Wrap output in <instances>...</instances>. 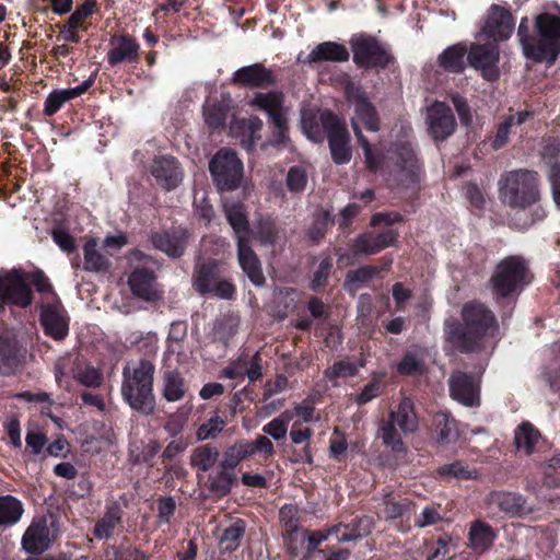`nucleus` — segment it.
Returning a JSON list of instances; mask_svg holds the SVG:
<instances>
[{"instance_id":"obj_43","label":"nucleus","mask_w":560,"mask_h":560,"mask_svg":"<svg viewBox=\"0 0 560 560\" xmlns=\"http://www.w3.org/2000/svg\"><path fill=\"white\" fill-rule=\"evenodd\" d=\"M245 533V523L242 520L233 522L228 528L224 529L220 537V546L225 551L235 550L241 542Z\"/></svg>"},{"instance_id":"obj_6","label":"nucleus","mask_w":560,"mask_h":560,"mask_svg":"<svg viewBox=\"0 0 560 560\" xmlns=\"http://www.w3.org/2000/svg\"><path fill=\"white\" fill-rule=\"evenodd\" d=\"M528 281L527 264L520 256H510L501 260L491 278L494 292L503 298L522 290Z\"/></svg>"},{"instance_id":"obj_10","label":"nucleus","mask_w":560,"mask_h":560,"mask_svg":"<svg viewBox=\"0 0 560 560\" xmlns=\"http://www.w3.org/2000/svg\"><path fill=\"white\" fill-rule=\"evenodd\" d=\"M320 120L327 132L334 162L337 164L348 163L351 160V150L349 147L350 136L347 128L330 112L323 113Z\"/></svg>"},{"instance_id":"obj_7","label":"nucleus","mask_w":560,"mask_h":560,"mask_svg":"<svg viewBox=\"0 0 560 560\" xmlns=\"http://www.w3.org/2000/svg\"><path fill=\"white\" fill-rule=\"evenodd\" d=\"M249 104L268 115L276 129L275 144H285L289 141V136L283 93L278 91L258 92L249 101Z\"/></svg>"},{"instance_id":"obj_47","label":"nucleus","mask_w":560,"mask_h":560,"mask_svg":"<svg viewBox=\"0 0 560 560\" xmlns=\"http://www.w3.org/2000/svg\"><path fill=\"white\" fill-rule=\"evenodd\" d=\"M226 422L223 418L215 415L212 416L208 421L202 423L196 433L198 441H206L209 439H215L225 428Z\"/></svg>"},{"instance_id":"obj_1","label":"nucleus","mask_w":560,"mask_h":560,"mask_svg":"<svg viewBox=\"0 0 560 560\" xmlns=\"http://www.w3.org/2000/svg\"><path fill=\"white\" fill-rule=\"evenodd\" d=\"M464 326L455 322H445V334L450 342L462 351L468 352L477 349L487 337H494L498 331V322L481 303H468L462 310Z\"/></svg>"},{"instance_id":"obj_62","label":"nucleus","mask_w":560,"mask_h":560,"mask_svg":"<svg viewBox=\"0 0 560 560\" xmlns=\"http://www.w3.org/2000/svg\"><path fill=\"white\" fill-rule=\"evenodd\" d=\"M514 121H515V117H509L499 127L497 136H495V138L493 140V143H492L494 149H500V148H502L506 143L508 138H509V133H510V128L512 126H514Z\"/></svg>"},{"instance_id":"obj_49","label":"nucleus","mask_w":560,"mask_h":560,"mask_svg":"<svg viewBox=\"0 0 560 560\" xmlns=\"http://www.w3.org/2000/svg\"><path fill=\"white\" fill-rule=\"evenodd\" d=\"M234 481L235 476L232 470L222 468L217 475L210 477V488L212 491L225 495L230 492Z\"/></svg>"},{"instance_id":"obj_48","label":"nucleus","mask_w":560,"mask_h":560,"mask_svg":"<svg viewBox=\"0 0 560 560\" xmlns=\"http://www.w3.org/2000/svg\"><path fill=\"white\" fill-rule=\"evenodd\" d=\"M287 187L291 192H301L306 188L308 174L304 166H292L287 174Z\"/></svg>"},{"instance_id":"obj_36","label":"nucleus","mask_w":560,"mask_h":560,"mask_svg":"<svg viewBox=\"0 0 560 560\" xmlns=\"http://www.w3.org/2000/svg\"><path fill=\"white\" fill-rule=\"evenodd\" d=\"M401 431L398 425L389 418L383 419L378 428V436L383 444L389 447L393 452L400 453L405 451Z\"/></svg>"},{"instance_id":"obj_38","label":"nucleus","mask_w":560,"mask_h":560,"mask_svg":"<svg viewBox=\"0 0 560 560\" xmlns=\"http://www.w3.org/2000/svg\"><path fill=\"white\" fill-rule=\"evenodd\" d=\"M219 458V451L209 445L196 447L190 455V465L206 472L211 469Z\"/></svg>"},{"instance_id":"obj_21","label":"nucleus","mask_w":560,"mask_h":560,"mask_svg":"<svg viewBox=\"0 0 560 560\" xmlns=\"http://www.w3.org/2000/svg\"><path fill=\"white\" fill-rule=\"evenodd\" d=\"M51 544L50 530L43 518L34 521L22 537V546L30 553H40Z\"/></svg>"},{"instance_id":"obj_9","label":"nucleus","mask_w":560,"mask_h":560,"mask_svg":"<svg viewBox=\"0 0 560 560\" xmlns=\"http://www.w3.org/2000/svg\"><path fill=\"white\" fill-rule=\"evenodd\" d=\"M219 262L209 260L197 266L194 275V285L201 294H212L221 299H231L235 292L232 283L221 280Z\"/></svg>"},{"instance_id":"obj_52","label":"nucleus","mask_w":560,"mask_h":560,"mask_svg":"<svg viewBox=\"0 0 560 560\" xmlns=\"http://www.w3.org/2000/svg\"><path fill=\"white\" fill-rule=\"evenodd\" d=\"M357 373L358 366L354 363L349 361H339L325 371V376L330 381H335L337 378L354 376Z\"/></svg>"},{"instance_id":"obj_16","label":"nucleus","mask_w":560,"mask_h":560,"mask_svg":"<svg viewBox=\"0 0 560 560\" xmlns=\"http://www.w3.org/2000/svg\"><path fill=\"white\" fill-rule=\"evenodd\" d=\"M453 399L464 406L474 407L480 402L479 378L462 371L454 372L448 381Z\"/></svg>"},{"instance_id":"obj_41","label":"nucleus","mask_w":560,"mask_h":560,"mask_svg":"<svg viewBox=\"0 0 560 560\" xmlns=\"http://www.w3.org/2000/svg\"><path fill=\"white\" fill-rule=\"evenodd\" d=\"M121 515L117 506L109 508L105 515L96 522L93 534L97 539L108 538L120 523Z\"/></svg>"},{"instance_id":"obj_59","label":"nucleus","mask_w":560,"mask_h":560,"mask_svg":"<svg viewBox=\"0 0 560 560\" xmlns=\"http://www.w3.org/2000/svg\"><path fill=\"white\" fill-rule=\"evenodd\" d=\"M439 472L442 476H453L458 479H469L472 477L471 471L460 463L444 465L439 469Z\"/></svg>"},{"instance_id":"obj_23","label":"nucleus","mask_w":560,"mask_h":560,"mask_svg":"<svg viewBox=\"0 0 560 560\" xmlns=\"http://www.w3.org/2000/svg\"><path fill=\"white\" fill-rule=\"evenodd\" d=\"M350 54L347 47L337 42H324L316 45L311 52L306 56L305 59L299 60L304 63H315V62H345L348 61Z\"/></svg>"},{"instance_id":"obj_53","label":"nucleus","mask_w":560,"mask_h":560,"mask_svg":"<svg viewBox=\"0 0 560 560\" xmlns=\"http://www.w3.org/2000/svg\"><path fill=\"white\" fill-rule=\"evenodd\" d=\"M384 516L394 520L404 516L410 511V502L408 500L395 501L392 498L385 500Z\"/></svg>"},{"instance_id":"obj_35","label":"nucleus","mask_w":560,"mask_h":560,"mask_svg":"<svg viewBox=\"0 0 560 560\" xmlns=\"http://www.w3.org/2000/svg\"><path fill=\"white\" fill-rule=\"evenodd\" d=\"M372 528V520L363 517L358 521L357 525L350 527L349 525H337L330 528L331 535L335 534L339 541H351L362 538L370 534Z\"/></svg>"},{"instance_id":"obj_3","label":"nucleus","mask_w":560,"mask_h":560,"mask_svg":"<svg viewBox=\"0 0 560 560\" xmlns=\"http://www.w3.org/2000/svg\"><path fill=\"white\" fill-rule=\"evenodd\" d=\"M154 372V365L148 360L127 363L122 370V399L131 409L145 416L152 415L156 406L153 393Z\"/></svg>"},{"instance_id":"obj_60","label":"nucleus","mask_w":560,"mask_h":560,"mask_svg":"<svg viewBox=\"0 0 560 560\" xmlns=\"http://www.w3.org/2000/svg\"><path fill=\"white\" fill-rule=\"evenodd\" d=\"M52 240L63 252L72 253L75 249L74 238L63 230H54Z\"/></svg>"},{"instance_id":"obj_19","label":"nucleus","mask_w":560,"mask_h":560,"mask_svg":"<svg viewBox=\"0 0 560 560\" xmlns=\"http://www.w3.org/2000/svg\"><path fill=\"white\" fill-rule=\"evenodd\" d=\"M397 236V233L393 230H387L376 236L363 233L351 242L350 249L354 256L374 255L386 247L393 246Z\"/></svg>"},{"instance_id":"obj_2","label":"nucleus","mask_w":560,"mask_h":560,"mask_svg":"<svg viewBox=\"0 0 560 560\" xmlns=\"http://www.w3.org/2000/svg\"><path fill=\"white\" fill-rule=\"evenodd\" d=\"M536 35H529V20L523 18L517 30L524 55L536 62L552 63L560 54V18L550 13L535 19Z\"/></svg>"},{"instance_id":"obj_28","label":"nucleus","mask_w":560,"mask_h":560,"mask_svg":"<svg viewBox=\"0 0 560 560\" xmlns=\"http://www.w3.org/2000/svg\"><path fill=\"white\" fill-rule=\"evenodd\" d=\"M238 261L243 271L247 275L255 285L264 283V275L260 262L252 248L249 241H241L237 243Z\"/></svg>"},{"instance_id":"obj_51","label":"nucleus","mask_w":560,"mask_h":560,"mask_svg":"<svg viewBox=\"0 0 560 560\" xmlns=\"http://www.w3.org/2000/svg\"><path fill=\"white\" fill-rule=\"evenodd\" d=\"M203 116L206 122L211 127H220L226 118V108L215 103L207 102L203 106Z\"/></svg>"},{"instance_id":"obj_18","label":"nucleus","mask_w":560,"mask_h":560,"mask_svg":"<svg viewBox=\"0 0 560 560\" xmlns=\"http://www.w3.org/2000/svg\"><path fill=\"white\" fill-rule=\"evenodd\" d=\"M139 50L140 46L132 36L114 35L109 39L107 61L113 67L124 62H135L139 58Z\"/></svg>"},{"instance_id":"obj_46","label":"nucleus","mask_w":560,"mask_h":560,"mask_svg":"<svg viewBox=\"0 0 560 560\" xmlns=\"http://www.w3.org/2000/svg\"><path fill=\"white\" fill-rule=\"evenodd\" d=\"M434 423L439 429V441L442 443H448L455 441L458 438V430L456 422L447 413H438L434 418Z\"/></svg>"},{"instance_id":"obj_15","label":"nucleus","mask_w":560,"mask_h":560,"mask_svg":"<svg viewBox=\"0 0 560 560\" xmlns=\"http://www.w3.org/2000/svg\"><path fill=\"white\" fill-rule=\"evenodd\" d=\"M425 122L432 138L442 141L456 129V120L452 109L443 102H434L427 109Z\"/></svg>"},{"instance_id":"obj_32","label":"nucleus","mask_w":560,"mask_h":560,"mask_svg":"<svg viewBox=\"0 0 560 560\" xmlns=\"http://www.w3.org/2000/svg\"><path fill=\"white\" fill-rule=\"evenodd\" d=\"M224 210L226 219L235 233L237 243L241 241H249V226L243 205L225 202Z\"/></svg>"},{"instance_id":"obj_17","label":"nucleus","mask_w":560,"mask_h":560,"mask_svg":"<svg viewBox=\"0 0 560 560\" xmlns=\"http://www.w3.org/2000/svg\"><path fill=\"white\" fill-rule=\"evenodd\" d=\"M151 174L156 183L166 190L176 188L183 180V171L173 156H158L153 160Z\"/></svg>"},{"instance_id":"obj_14","label":"nucleus","mask_w":560,"mask_h":560,"mask_svg":"<svg viewBox=\"0 0 560 560\" xmlns=\"http://www.w3.org/2000/svg\"><path fill=\"white\" fill-rule=\"evenodd\" d=\"M467 61L472 68L480 70L486 80L498 79L499 49L497 43L472 44L468 50Z\"/></svg>"},{"instance_id":"obj_34","label":"nucleus","mask_w":560,"mask_h":560,"mask_svg":"<svg viewBox=\"0 0 560 560\" xmlns=\"http://www.w3.org/2000/svg\"><path fill=\"white\" fill-rule=\"evenodd\" d=\"M84 270L90 272H106L110 267V261L97 248L95 238L89 240L83 246Z\"/></svg>"},{"instance_id":"obj_54","label":"nucleus","mask_w":560,"mask_h":560,"mask_svg":"<svg viewBox=\"0 0 560 560\" xmlns=\"http://www.w3.org/2000/svg\"><path fill=\"white\" fill-rule=\"evenodd\" d=\"M95 2L86 0L82 5L78 7L75 11L69 16L68 22L73 27H83L84 21L94 12Z\"/></svg>"},{"instance_id":"obj_42","label":"nucleus","mask_w":560,"mask_h":560,"mask_svg":"<svg viewBox=\"0 0 560 560\" xmlns=\"http://www.w3.org/2000/svg\"><path fill=\"white\" fill-rule=\"evenodd\" d=\"M378 272L380 269L373 266H362L355 270H351L347 273L345 287L350 292H354L364 283L372 280Z\"/></svg>"},{"instance_id":"obj_63","label":"nucleus","mask_w":560,"mask_h":560,"mask_svg":"<svg viewBox=\"0 0 560 560\" xmlns=\"http://www.w3.org/2000/svg\"><path fill=\"white\" fill-rule=\"evenodd\" d=\"M187 446H188L187 441H185L182 438L177 439V440H173L164 448L162 456L165 459H173L178 454L183 453L187 448Z\"/></svg>"},{"instance_id":"obj_30","label":"nucleus","mask_w":560,"mask_h":560,"mask_svg":"<svg viewBox=\"0 0 560 560\" xmlns=\"http://www.w3.org/2000/svg\"><path fill=\"white\" fill-rule=\"evenodd\" d=\"M467 55L468 50L465 45L455 44L440 54L438 62L443 70L459 73L464 71L466 67Z\"/></svg>"},{"instance_id":"obj_8","label":"nucleus","mask_w":560,"mask_h":560,"mask_svg":"<svg viewBox=\"0 0 560 560\" xmlns=\"http://www.w3.org/2000/svg\"><path fill=\"white\" fill-rule=\"evenodd\" d=\"M209 170L219 189L234 190L241 184L244 167L234 151L222 149L210 161Z\"/></svg>"},{"instance_id":"obj_24","label":"nucleus","mask_w":560,"mask_h":560,"mask_svg":"<svg viewBox=\"0 0 560 560\" xmlns=\"http://www.w3.org/2000/svg\"><path fill=\"white\" fill-rule=\"evenodd\" d=\"M128 285L131 292L140 299L153 301L160 296L155 277L145 268L133 270L128 278Z\"/></svg>"},{"instance_id":"obj_26","label":"nucleus","mask_w":560,"mask_h":560,"mask_svg":"<svg viewBox=\"0 0 560 560\" xmlns=\"http://www.w3.org/2000/svg\"><path fill=\"white\" fill-rule=\"evenodd\" d=\"M152 243L166 255L179 257L186 248L187 232L184 229H176L172 232L156 233L152 236Z\"/></svg>"},{"instance_id":"obj_40","label":"nucleus","mask_w":560,"mask_h":560,"mask_svg":"<svg viewBox=\"0 0 560 560\" xmlns=\"http://www.w3.org/2000/svg\"><path fill=\"white\" fill-rule=\"evenodd\" d=\"M539 436V432L530 423L521 424L514 438L516 448L524 452L526 455L532 454Z\"/></svg>"},{"instance_id":"obj_25","label":"nucleus","mask_w":560,"mask_h":560,"mask_svg":"<svg viewBox=\"0 0 560 560\" xmlns=\"http://www.w3.org/2000/svg\"><path fill=\"white\" fill-rule=\"evenodd\" d=\"M40 322L46 334L57 340L63 339L68 334V322L59 304L46 305L42 310Z\"/></svg>"},{"instance_id":"obj_57","label":"nucleus","mask_w":560,"mask_h":560,"mask_svg":"<svg viewBox=\"0 0 560 560\" xmlns=\"http://www.w3.org/2000/svg\"><path fill=\"white\" fill-rule=\"evenodd\" d=\"M26 446L32 451L34 455H38L44 450L47 439L44 433L38 430H30L25 438Z\"/></svg>"},{"instance_id":"obj_11","label":"nucleus","mask_w":560,"mask_h":560,"mask_svg":"<svg viewBox=\"0 0 560 560\" xmlns=\"http://www.w3.org/2000/svg\"><path fill=\"white\" fill-rule=\"evenodd\" d=\"M515 20L511 11L500 4H491L488 9L479 36L491 38L494 43L506 40L514 31Z\"/></svg>"},{"instance_id":"obj_58","label":"nucleus","mask_w":560,"mask_h":560,"mask_svg":"<svg viewBox=\"0 0 560 560\" xmlns=\"http://www.w3.org/2000/svg\"><path fill=\"white\" fill-rule=\"evenodd\" d=\"M398 372L405 375L418 374L422 372V363L415 354L408 353L399 362Z\"/></svg>"},{"instance_id":"obj_39","label":"nucleus","mask_w":560,"mask_h":560,"mask_svg":"<svg viewBox=\"0 0 560 560\" xmlns=\"http://www.w3.org/2000/svg\"><path fill=\"white\" fill-rule=\"evenodd\" d=\"M163 397L167 401H178L185 395V384L182 376L175 371H166L163 374Z\"/></svg>"},{"instance_id":"obj_44","label":"nucleus","mask_w":560,"mask_h":560,"mask_svg":"<svg viewBox=\"0 0 560 560\" xmlns=\"http://www.w3.org/2000/svg\"><path fill=\"white\" fill-rule=\"evenodd\" d=\"M293 419V412L285 410L281 412L277 418L262 427V432L270 435L276 441L282 440L287 436L288 427Z\"/></svg>"},{"instance_id":"obj_22","label":"nucleus","mask_w":560,"mask_h":560,"mask_svg":"<svg viewBox=\"0 0 560 560\" xmlns=\"http://www.w3.org/2000/svg\"><path fill=\"white\" fill-rule=\"evenodd\" d=\"M488 503L511 516H524L532 513V509L527 506L524 498L513 492H492L488 497Z\"/></svg>"},{"instance_id":"obj_5","label":"nucleus","mask_w":560,"mask_h":560,"mask_svg":"<svg viewBox=\"0 0 560 560\" xmlns=\"http://www.w3.org/2000/svg\"><path fill=\"white\" fill-rule=\"evenodd\" d=\"M538 174L534 171L517 170L508 173L500 182V194L511 208L525 209L539 200Z\"/></svg>"},{"instance_id":"obj_31","label":"nucleus","mask_w":560,"mask_h":560,"mask_svg":"<svg viewBox=\"0 0 560 560\" xmlns=\"http://www.w3.org/2000/svg\"><path fill=\"white\" fill-rule=\"evenodd\" d=\"M388 418L398 425L399 430L404 434L413 433L418 428L413 402L409 398L401 399L397 410L390 411Z\"/></svg>"},{"instance_id":"obj_33","label":"nucleus","mask_w":560,"mask_h":560,"mask_svg":"<svg viewBox=\"0 0 560 560\" xmlns=\"http://www.w3.org/2000/svg\"><path fill=\"white\" fill-rule=\"evenodd\" d=\"M495 537L497 534L490 525L481 521H476L469 528V547L476 551L483 552L492 546Z\"/></svg>"},{"instance_id":"obj_13","label":"nucleus","mask_w":560,"mask_h":560,"mask_svg":"<svg viewBox=\"0 0 560 560\" xmlns=\"http://www.w3.org/2000/svg\"><path fill=\"white\" fill-rule=\"evenodd\" d=\"M354 62L363 67H384L390 56L373 37L358 36L351 40Z\"/></svg>"},{"instance_id":"obj_45","label":"nucleus","mask_w":560,"mask_h":560,"mask_svg":"<svg viewBox=\"0 0 560 560\" xmlns=\"http://www.w3.org/2000/svg\"><path fill=\"white\" fill-rule=\"evenodd\" d=\"M248 456L250 455L247 441H238L224 452L221 468L233 470L243 459Z\"/></svg>"},{"instance_id":"obj_56","label":"nucleus","mask_w":560,"mask_h":560,"mask_svg":"<svg viewBox=\"0 0 560 560\" xmlns=\"http://www.w3.org/2000/svg\"><path fill=\"white\" fill-rule=\"evenodd\" d=\"M249 455H254L256 453H260L266 457L273 455L275 446L272 442L265 435H259L253 442H247Z\"/></svg>"},{"instance_id":"obj_55","label":"nucleus","mask_w":560,"mask_h":560,"mask_svg":"<svg viewBox=\"0 0 560 560\" xmlns=\"http://www.w3.org/2000/svg\"><path fill=\"white\" fill-rule=\"evenodd\" d=\"M331 267L332 264L330 258L326 257L320 261L318 269L315 271L314 277L311 281L312 290L316 291L325 285L329 277Z\"/></svg>"},{"instance_id":"obj_20","label":"nucleus","mask_w":560,"mask_h":560,"mask_svg":"<svg viewBox=\"0 0 560 560\" xmlns=\"http://www.w3.org/2000/svg\"><path fill=\"white\" fill-rule=\"evenodd\" d=\"M232 82L242 86L265 88L275 84L276 80L271 70L261 63H254L237 69Z\"/></svg>"},{"instance_id":"obj_12","label":"nucleus","mask_w":560,"mask_h":560,"mask_svg":"<svg viewBox=\"0 0 560 560\" xmlns=\"http://www.w3.org/2000/svg\"><path fill=\"white\" fill-rule=\"evenodd\" d=\"M26 280V275L19 270L0 275V307L5 303L20 307H26L32 303V291Z\"/></svg>"},{"instance_id":"obj_50","label":"nucleus","mask_w":560,"mask_h":560,"mask_svg":"<svg viewBox=\"0 0 560 560\" xmlns=\"http://www.w3.org/2000/svg\"><path fill=\"white\" fill-rule=\"evenodd\" d=\"M73 377L88 387H97L102 382L101 373L91 365H78Z\"/></svg>"},{"instance_id":"obj_64","label":"nucleus","mask_w":560,"mask_h":560,"mask_svg":"<svg viewBox=\"0 0 560 560\" xmlns=\"http://www.w3.org/2000/svg\"><path fill=\"white\" fill-rule=\"evenodd\" d=\"M548 177L552 189L553 200L557 206H560V166L557 164L551 165Z\"/></svg>"},{"instance_id":"obj_61","label":"nucleus","mask_w":560,"mask_h":560,"mask_svg":"<svg viewBox=\"0 0 560 560\" xmlns=\"http://www.w3.org/2000/svg\"><path fill=\"white\" fill-rule=\"evenodd\" d=\"M440 520L441 515L438 509L434 506H427L417 517L416 525L418 527H427L436 524Z\"/></svg>"},{"instance_id":"obj_29","label":"nucleus","mask_w":560,"mask_h":560,"mask_svg":"<svg viewBox=\"0 0 560 560\" xmlns=\"http://www.w3.org/2000/svg\"><path fill=\"white\" fill-rule=\"evenodd\" d=\"M91 84L92 81L86 80L82 84L72 89L52 91L45 100L44 114L46 116H51L56 114L65 103L85 93L88 89L91 86Z\"/></svg>"},{"instance_id":"obj_4","label":"nucleus","mask_w":560,"mask_h":560,"mask_svg":"<svg viewBox=\"0 0 560 560\" xmlns=\"http://www.w3.org/2000/svg\"><path fill=\"white\" fill-rule=\"evenodd\" d=\"M346 93L349 102L354 107V116L351 119V124L354 135L364 151L366 166L371 171H375L380 167V160L374 155L369 141L361 131V127L369 131H377V114L366 97L353 85H348Z\"/></svg>"},{"instance_id":"obj_37","label":"nucleus","mask_w":560,"mask_h":560,"mask_svg":"<svg viewBox=\"0 0 560 560\" xmlns=\"http://www.w3.org/2000/svg\"><path fill=\"white\" fill-rule=\"evenodd\" d=\"M23 504L12 495L0 497V527L14 525L23 514Z\"/></svg>"},{"instance_id":"obj_27","label":"nucleus","mask_w":560,"mask_h":560,"mask_svg":"<svg viewBox=\"0 0 560 560\" xmlns=\"http://www.w3.org/2000/svg\"><path fill=\"white\" fill-rule=\"evenodd\" d=\"M399 155V171L397 176L407 186L418 184L420 179V165L409 143H404L400 147Z\"/></svg>"}]
</instances>
